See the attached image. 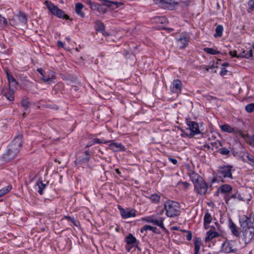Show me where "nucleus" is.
I'll use <instances>...</instances> for the list:
<instances>
[{
  "instance_id": "1",
  "label": "nucleus",
  "mask_w": 254,
  "mask_h": 254,
  "mask_svg": "<svg viewBox=\"0 0 254 254\" xmlns=\"http://www.w3.org/2000/svg\"><path fill=\"white\" fill-rule=\"evenodd\" d=\"M239 222L245 242L248 244L254 238V215L251 213L250 217L243 215L240 218Z\"/></svg>"
},
{
  "instance_id": "2",
  "label": "nucleus",
  "mask_w": 254,
  "mask_h": 254,
  "mask_svg": "<svg viewBox=\"0 0 254 254\" xmlns=\"http://www.w3.org/2000/svg\"><path fill=\"white\" fill-rule=\"evenodd\" d=\"M22 144V138L20 136L15 137L9 145L6 152L3 154L5 160H10L15 158L19 152V148Z\"/></svg>"
},
{
  "instance_id": "3",
  "label": "nucleus",
  "mask_w": 254,
  "mask_h": 254,
  "mask_svg": "<svg viewBox=\"0 0 254 254\" xmlns=\"http://www.w3.org/2000/svg\"><path fill=\"white\" fill-rule=\"evenodd\" d=\"M164 210L168 217H175L180 214V206L177 201L168 200L164 203Z\"/></svg>"
},
{
  "instance_id": "4",
  "label": "nucleus",
  "mask_w": 254,
  "mask_h": 254,
  "mask_svg": "<svg viewBox=\"0 0 254 254\" xmlns=\"http://www.w3.org/2000/svg\"><path fill=\"white\" fill-rule=\"evenodd\" d=\"M44 3L53 15L57 16L59 18L66 20L70 19L68 15L66 14L62 9H60L50 1L46 0Z\"/></svg>"
},
{
  "instance_id": "5",
  "label": "nucleus",
  "mask_w": 254,
  "mask_h": 254,
  "mask_svg": "<svg viewBox=\"0 0 254 254\" xmlns=\"http://www.w3.org/2000/svg\"><path fill=\"white\" fill-rule=\"evenodd\" d=\"M156 4L159 7L172 10L176 9L179 3L174 0H153Z\"/></svg>"
},
{
  "instance_id": "6",
  "label": "nucleus",
  "mask_w": 254,
  "mask_h": 254,
  "mask_svg": "<svg viewBox=\"0 0 254 254\" xmlns=\"http://www.w3.org/2000/svg\"><path fill=\"white\" fill-rule=\"evenodd\" d=\"M187 124L189 127L186 129V130H190V133L187 132H184V135L186 136L191 137L195 135L200 133V131L199 129V126L197 123L193 121H188Z\"/></svg>"
},
{
  "instance_id": "7",
  "label": "nucleus",
  "mask_w": 254,
  "mask_h": 254,
  "mask_svg": "<svg viewBox=\"0 0 254 254\" xmlns=\"http://www.w3.org/2000/svg\"><path fill=\"white\" fill-rule=\"evenodd\" d=\"M194 191H195L197 194L201 195H204L206 193L208 190V184L205 182L203 179L202 178L194 185Z\"/></svg>"
},
{
  "instance_id": "8",
  "label": "nucleus",
  "mask_w": 254,
  "mask_h": 254,
  "mask_svg": "<svg viewBox=\"0 0 254 254\" xmlns=\"http://www.w3.org/2000/svg\"><path fill=\"white\" fill-rule=\"evenodd\" d=\"M232 168V166H224L220 167L218 170L219 177L223 179L228 178L230 179H233Z\"/></svg>"
},
{
  "instance_id": "9",
  "label": "nucleus",
  "mask_w": 254,
  "mask_h": 254,
  "mask_svg": "<svg viewBox=\"0 0 254 254\" xmlns=\"http://www.w3.org/2000/svg\"><path fill=\"white\" fill-rule=\"evenodd\" d=\"M118 208L120 210L121 215L123 218L126 219L135 216V211L134 209L126 210L122 207L121 205H118Z\"/></svg>"
},
{
  "instance_id": "10",
  "label": "nucleus",
  "mask_w": 254,
  "mask_h": 254,
  "mask_svg": "<svg viewBox=\"0 0 254 254\" xmlns=\"http://www.w3.org/2000/svg\"><path fill=\"white\" fill-rule=\"evenodd\" d=\"M171 91L173 93H181L182 88V83L180 80L175 79L173 80L171 87Z\"/></svg>"
},
{
  "instance_id": "11",
  "label": "nucleus",
  "mask_w": 254,
  "mask_h": 254,
  "mask_svg": "<svg viewBox=\"0 0 254 254\" xmlns=\"http://www.w3.org/2000/svg\"><path fill=\"white\" fill-rule=\"evenodd\" d=\"M189 37L186 35L181 36L178 40V45L180 49H184L189 42Z\"/></svg>"
},
{
  "instance_id": "12",
  "label": "nucleus",
  "mask_w": 254,
  "mask_h": 254,
  "mask_svg": "<svg viewBox=\"0 0 254 254\" xmlns=\"http://www.w3.org/2000/svg\"><path fill=\"white\" fill-rule=\"evenodd\" d=\"M229 227L231 231L232 234L236 237H239L240 235V233L239 231L238 228L236 224L233 222L232 219H229Z\"/></svg>"
},
{
  "instance_id": "13",
  "label": "nucleus",
  "mask_w": 254,
  "mask_h": 254,
  "mask_svg": "<svg viewBox=\"0 0 254 254\" xmlns=\"http://www.w3.org/2000/svg\"><path fill=\"white\" fill-rule=\"evenodd\" d=\"M95 29L99 32H101L104 36H109V34L105 30L104 24L100 21H96L95 25Z\"/></svg>"
},
{
  "instance_id": "14",
  "label": "nucleus",
  "mask_w": 254,
  "mask_h": 254,
  "mask_svg": "<svg viewBox=\"0 0 254 254\" xmlns=\"http://www.w3.org/2000/svg\"><path fill=\"white\" fill-rule=\"evenodd\" d=\"M211 228H212V227H211ZM219 235V234L218 232L214 231L212 230H210L206 233V236L205 238V241L206 242L210 241L213 238L218 237Z\"/></svg>"
},
{
  "instance_id": "15",
  "label": "nucleus",
  "mask_w": 254,
  "mask_h": 254,
  "mask_svg": "<svg viewBox=\"0 0 254 254\" xmlns=\"http://www.w3.org/2000/svg\"><path fill=\"white\" fill-rule=\"evenodd\" d=\"M109 146L111 149L114 152L124 151L125 150V146L122 143H111Z\"/></svg>"
},
{
  "instance_id": "16",
  "label": "nucleus",
  "mask_w": 254,
  "mask_h": 254,
  "mask_svg": "<svg viewBox=\"0 0 254 254\" xmlns=\"http://www.w3.org/2000/svg\"><path fill=\"white\" fill-rule=\"evenodd\" d=\"M229 55L232 57H236V58H245L248 59V58H249L250 57H253V50L252 49H251L249 51L247 52V54H240L239 55H236V54L232 55V52H229Z\"/></svg>"
},
{
  "instance_id": "17",
  "label": "nucleus",
  "mask_w": 254,
  "mask_h": 254,
  "mask_svg": "<svg viewBox=\"0 0 254 254\" xmlns=\"http://www.w3.org/2000/svg\"><path fill=\"white\" fill-rule=\"evenodd\" d=\"M125 241L127 245L132 246H134L137 242L135 237L131 234H129L126 237Z\"/></svg>"
},
{
  "instance_id": "18",
  "label": "nucleus",
  "mask_w": 254,
  "mask_h": 254,
  "mask_svg": "<svg viewBox=\"0 0 254 254\" xmlns=\"http://www.w3.org/2000/svg\"><path fill=\"white\" fill-rule=\"evenodd\" d=\"M232 187L231 185L224 184L219 187V191L222 193H228L232 190Z\"/></svg>"
},
{
  "instance_id": "19",
  "label": "nucleus",
  "mask_w": 254,
  "mask_h": 254,
  "mask_svg": "<svg viewBox=\"0 0 254 254\" xmlns=\"http://www.w3.org/2000/svg\"><path fill=\"white\" fill-rule=\"evenodd\" d=\"M83 8V5L80 2H78L75 5V11L76 13L81 17H84L85 16V13L82 11Z\"/></svg>"
},
{
  "instance_id": "20",
  "label": "nucleus",
  "mask_w": 254,
  "mask_h": 254,
  "mask_svg": "<svg viewBox=\"0 0 254 254\" xmlns=\"http://www.w3.org/2000/svg\"><path fill=\"white\" fill-rule=\"evenodd\" d=\"M190 177L193 185L196 184V182H198L199 180H201L202 178V177L194 171H192L190 173Z\"/></svg>"
},
{
  "instance_id": "21",
  "label": "nucleus",
  "mask_w": 254,
  "mask_h": 254,
  "mask_svg": "<svg viewBox=\"0 0 254 254\" xmlns=\"http://www.w3.org/2000/svg\"><path fill=\"white\" fill-rule=\"evenodd\" d=\"M100 1H103V4L105 6H108L109 8L115 9L118 7V3L116 2H113L111 1H109L107 0H100Z\"/></svg>"
},
{
  "instance_id": "22",
  "label": "nucleus",
  "mask_w": 254,
  "mask_h": 254,
  "mask_svg": "<svg viewBox=\"0 0 254 254\" xmlns=\"http://www.w3.org/2000/svg\"><path fill=\"white\" fill-rule=\"evenodd\" d=\"M19 21L23 24H25L27 23V16L24 13L19 11L17 15Z\"/></svg>"
},
{
  "instance_id": "23",
  "label": "nucleus",
  "mask_w": 254,
  "mask_h": 254,
  "mask_svg": "<svg viewBox=\"0 0 254 254\" xmlns=\"http://www.w3.org/2000/svg\"><path fill=\"white\" fill-rule=\"evenodd\" d=\"M163 219L160 217L157 219L153 218L152 223L154 225H156L157 226H159L160 228L163 229V230H165V228L163 224Z\"/></svg>"
},
{
  "instance_id": "24",
  "label": "nucleus",
  "mask_w": 254,
  "mask_h": 254,
  "mask_svg": "<svg viewBox=\"0 0 254 254\" xmlns=\"http://www.w3.org/2000/svg\"><path fill=\"white\" fill-rule=\"evenodd\" d=\"M148 230L152 231L153 233H157V228L155 227H152L150 225H145L140 230L141 233H143V231H147Z\"/></svg>"
},
{
  "instance_id": "25",
  "label": "nucleus",
  "mask_w": 254,
  "mask_h": 254,
  "mask_svg": "<svg viewBox=\"0 0 254 254\" xmlns=\"http://www.w3.org/2000/svg\"><path fill=\"white\" fill-rule=\"evenodd\" d=\"M37 186L38 187V192L42 195L43 194V190L46 188V185L43 183L42 181L39 180L37 183Z\"/></svg>"
},
{
  "instance_id": "26",
  "label": "nucleus",
  "mask_w": 254,
  "mask_h": 254,
  "mask_svg": "<svg viewBox=\"0 0 254 254\" xmlns=\"http://www.w3.org/2000/svg\"><path fill=\"white\" fill-rule=\"evenodd\" d=\"M221 129L223 131L231 133L234 132V128L231 127L229 125L225 124L221 126Z\"/></svg>"
},
{
  "instance_id": "27",
  "label": "nucleus",
  "mask_w": 254,
  "mask_h": 254,
  "mask_svg": "<svg viewBox=\"0 0 254 254\" xmlns=\"http://www.w3.org/2000/svg\"><path fill=\"white\" fill-rule=\"evenodd\" d=\"M238 198L240 200H244L243 197L241 196V195L239 193L236 192V193H235L234 194H232L231 196H230L228 198L225 197L226 203H228V201L230 199H231V198Z\"/></svg>"
},
{
  "instance_id": "28",
  "label": "nucleus",
  "mask_w": 254,
  "mask_h": 254,
  "mask_svg": "<svg viewBox=\"0 0 254 254\" xmlns=\"http://www.w3.org/2000/svg\"><path fill=\"white\" fill-rule=\"evenodd\" d=\"M47 75L48 78H46L47 81H52L56 77V72L51 70H49L47 71Z\"/></svg>"
},
{
  "instance_id": "29",
  "label": "nucleus",
  "mask_w": 254,
  "mask_h": 254,
  "mask_svg": "<svg viewBox=\"0 0 254 254\" xmlns=\"http://www.w3.org/2000/svg\"><path fill=\"white\" fill-rule=\"evenodd\" d=\"M223 31V27L222 25H218L215 29L216 33L214 34V36L216 37H221L222 35V33Z\"/></svg>"
},
{
  "instance_id": "30",
  "label": "nucleus",
  "mask_w": 254,
  "mask_h": 254,
  "mask_svg": "<svg viewBox=\"0 0 254 254\" xmlns=\"http://www.w3.org/2000/svg\"><path fill=\"white\" fill-rule=\"evenodd\" d=\"M212 221V217L211 214L207 212L205 213L203 219L204 224H209Z\"/></svg>"
},
{
  "instance_id": "31",
  "label": "nucleus",
  "mask_w": 254,
  "mask_h": 254,
  "mask_svg": "<svg viewBox=\"0 0 254 254\" xmlns=\"http://www.w3.org/2000/svg\"><path fill=\"white\" fill-rule=\"evenodd\" d=\"M11 186H8L0 190V197L4 195L11 190Z\"/></svg>"
},
{
  "instance_id": "32",
  "label": "nucleus",
  "mask_w": 254,
  "mask_h": 254,
  "mask_svg": "<svg viewBox=\"0 0 254 254\" xmlns=\"http://www.w3.org/2000/svg\"><path fill=\"white\" fill-rule=\"evenodd\" d=\"M204 51L206 52L207 54H211V55H216L217 54H219V52L213 48H205L204 49Z\"/></svg>"
},
{
  "instance_id": "33",
  "label": "nucleus",
  "mask_w": 254,
  "mask_h": 254,
  "mask_svg": "<svg viewBox=\"0 0 254 254\" xmlns=\"http://www.w3.org/2000/svg\"><path fill=\"white\" fill-rule=\"evenodd\" d=\"M160 196L156 193L152 194L150 199L154 203H158L159 201Z\"/></svg>"
},
{
  "instance_id": "34",
  "label": "nucleus",
  "mask_w": 254,
  "mask_h": 254,
  "mask_svg": "<svg viewBox=\"0 0 254 254\" xmlns=\"http://www.w3.org/2000/svg\"><path fill=\"white\" fill-rule=\"evenodd\" d=\"M89 159H90L89 157H85L82 158H79L76 161L78 162V164H79L80 165H82L83 164L87 163L88 162V161H89Z\"/></svg>"
},
{
  "instance_id": "35",
  "label": "nucleus",
  "mask_w": 254,
  "mask_h": 254,
  "mask_svg": "<svg viewBox=\"0 0 254 254\" xmlns=\"http://www.w3.org/2000/svg\"><path fill=\"white\" fill-rule=\"evenodd\" d=\"M245 110L248 113H252L254 111V103L249 104L246 106Z\"/></svg>"
},
{
  "instance_id": "36",
  "label": "nucleus",
  "mask_w": 254,
  "mask_h": 254,
  "mask_svg": "<svg viewBox=\"0 0 254 254\" xmlns=\"http://www.w3.org/2000/svg\"><path fill=\"white\" fill-rule=\"evenodd\" d=\"M156 21L161 24H165L168 22L167 19L165 17L159 16L156 18Z\"/></svg>"
},
{
  "instance_id": "37",
  "label": "nucleus",
  "mask_w": 254,
  "mask_h": 254,
  "mask_svg": "<svg viewBox=\"0 0 254 254\" xmlns=\"http://www.w3.org/2000/svg\"><path fill=\"white\" fill-rule=\"evenodd\" d=\"M22 106L24 111H26L29 107V102L27 100H23L21 102Z\"/></svg>"
},
{
  "instance_id": "38",
  "label": "nucleus",
  "mask_w": 254,
  "mask_h": 254,
  "mask_svg": "<svg viewBox=\"0 0 254 254\" xmlns=\"http://www.w3.org/2000/svg\"><path fill=\"white\" fill-rule=\"evenodd\" d=\"M201 245V239L200 238H196L194 241V248L200 249Z\"/></svg>"
},
{
  "instance_id": "39",
  "label": "nucleus",
  "mask_w": 254,
  "mask_h": 254,
  "mask_svg": "<svg viewBox=\"0 0 254 254\" xmlns=\"http://www.w3.org/2000/svg\"><path fill=\"white\" fill-rule=\"evenodd\" d=\"M94 140V143L96 144V143H98V144H102V143H104V144H106L109 142H110V141H106V140H104L103 139H100V138H95L93 139Z\"/></svg>"
},
{
  "instance_id": "40",
  "label": "nucleus",
  "mask_w": 254,
  "mask_h": 254,
  "mask_svg": "<svg viewBox=\"0 0 254 254\" xmlns=\"http://www.w3.org/2000/svg\"><path fill=\"white\" fill-rule=\"evenodd\" d=\"M210 144L213 147H215L216 149L218 148L220 146H222V143L220 141H218V140L215 141L214 142H211L210 143Z\"/></svg>"
},
{
  "instance_id": "41",
  "label": "nucleus",
  "mask_w": 254,
  "mask_h": 254,
  "mask_svg": "<svg viewBox=\"0 0 254 254\" xmlns=\"http://www.w3.org/2000/svg\"><path fill=\"white\" fill-rule=\"evenodd\" d=\"M96 11H98L100 13L104 14V13H106L107 9H106V8L105 7H103L102 5L99 4V6H98V8H97V10Z\"/></svg>"
},
{
  "instance_id": "42",
  "label": "nucleus",
  "mask_w": 254,
  "mask_h": 254,
  "mask_svg": "<svg viewBox=\"0 0 254 254\" xmlns=\"http://www.w3.org/2000/svg\"><path fill=\"white\" fill-rule=\"evenodd\" d=\"M6 98L9 101H13L14 100V96L13 92L9 91L8 93H5Z\"/></svg>"
},
{
  "instance_id": "43",
  "label": "nucleus",
  "mask_w": 254,
  "mask_h": 254,
  "mask_svg": "<svg viewBox=\"0 0 254 254\" xmlns=\"http://www.w3.org/2000/svg\"><path fill=\"white\" fill-rule=\"evenodd\" d=\"M219 152L222 155H228L230 153V151L226 148L223 147L219 149Z\"/></svg>"
},
{
  "instance_id": "44",
  "label": "nucleus",
  "mask_w": 254,
  "mask_h": 254,
  "mask_svg": "<svg viewBox=\"0 0 254 254\" xmlns=\"http://www.w3.org/2000/svg\"><path fill=\"white\" fill-rule=\"evenodd\" d=\"M100 4L96 2H92L90 5V8L92 10L96 11Z\"/></svg>"
},
{
  "instance_id": "45",
  "label": "nucleus",
  "mask_w": 254,
  "mask_h": 254,
  "mask_svg": "<svg viewBox=\"0 0 254 254\" xmlns=\"http://www.w3.org/2000/svg\"><path fill=\"white\" fill-rule=\"evenodd\" d=\"M0 24H3V25H6L7 24V22L6 19L2 17L1 15L0 14Z\"/></svg>"
},
{
  "instance_id": "46",
  "label": "nucleus",
  "mask_w": 254,
  "mask_h": 254,
  "mask_svg": "<svg viewBox=\"0 0 254 254\" xmlns=\"http://www.w3.org/2000/svg\"><path fill=\"white\" fill-rule=\"evenodd\" d=\"M183 232H187V234L186 235V239L188 241H190L192 239V234L190 231H186L184 230Z\"/></svg>"
},
{
  "instance_id": "47",
  "label": "nucleus",
  "mask_w": 254,
  "mask_h": 254,
  "mask_svg": "<svg viewBox=\"0 0 254 254\" xmlns=\"http://www.w3.org/2000/svg\"><path fill=\"white\" fill-rule=\"evenodd\" d=\"M216 67H217V66L215 65V63H213L211 65L206 66L205 67V69L206 71H209V69L214 68Z\"/></svg>"
},
{
  "instance_id": "48",
  "label": "nucleus",
  "mask_w": 254,
  "mask_h": 254,
  "mask_svg": "<svg viewBox=\"0 0 254 254\" xmlns=\"http://www.w3.org/2000/svg\"><path fill=\"white\" fill-rule=\"evenodd\" d=\"M246 158L249 161H251L250 164H251L252 165L254 166V157L252 155H247Z\"/></svg>"
},
{
  "instance_id": "49",
  "label": "nucleus",
  "mask_w": 254,
  "mask_h": 254,
  "mask_svg": "<svg viewBox=\"0 0 254 254\" xmlns=\"http://www.w3.org/2000/svg\"><path fill=\"white\" fill-rule=\"evenodd\" d=\"M249 8L251 10L254 9V0H250L248 2Z\"/></svg>"
},
{
  "instance_id": "50",
  "label": "nucleus",
  "mask_w": 254,
  "mask_h": 254,
  "mask_svg": "<svg viewBox=\"0 0 254 254\" xmlns=\"http://www.w3.org/2000/svg\"><path fill=\"white\" fill-rule=\"evenodd\" d=\"M41 75L42 76V79L44 81V82H50V81H47L46 79V78H48L47 72H44L43 73V74Z\"/></svg>"
},
{
  "instance_id": "51",
  "label": "nucleus",
  "mask_w": 254,
  "mask_h": 254,
  "mask_svg": "<svg viewBox=\"0 0 254 254\" xmlns=\"http://www.w3.org/2000/svg\"><path fill=\"white\" fill-rule=\"evenodd\" d=\"M65 218L67 220H69L71 222H72L74 224V225H76V224L75 223L76 221L75 220V219H74V218L73 217H71L70 216H66L65 217Z\"/></svg>"
},
{
  "instance_id": "52",
  "label": "nucleus",
  "mask_w": 254,
  "mask_h": 254,
  "mask_svg": "<svg viewBox=\"0 0 254 254\" xmlns=\"http://www.w3.org/2000/svg\"><path fill=\"white\" fill-rule=\"evenodd\" d=\"M227 70L225 68H222L221 69V70L220 72V74L221 75V76H224L225 75H226L227 73Z\"/></svg>"
},
{
  "instance_id": "53",
  "label": "nucleus",
  "mask_w": 254,
  "mask_h": 254,
  "mask_svg": "<svg viewBox=\"0 0 254 254\" xmlns=\"http://www.w3.org/2000/svg\"><path fill=\"white\" fill-rule=\"evenodd\" d=\"M180 184L186 189L188 188L190 186V184L187 182H180Z\"/></svg>"
},
{
  "instance_id": "54",
  "label": "nucleus",
  "mask_w": 254,
  "mask_h": 254,
  "mask_svg": "<svg viewBox=\"0 0 254 254\" xmlns=\"http://www.w3.org/2000/svg\"><path fill=\"white\" fill-rule=\"evenodd\" d=\"M18 83L16 81V80H14L13 82H10L9 83V87L11 88V86H13L14 87H16V86L17 85Z\"/></svg>"
},
{
  "instance_id": "55",
  "label": "nucleus",
  "mask_w": 254,
  "mask_h": 254,
  "mask_svg": "<svg viewBox=\"0 0 254 254\" xmlns=\"http://www.w3.org/2000/svg\"><path fill=\"white\" fill-rule=\"evenodd\" d=\"M169 160L174 165L177 164L178 163V161L176 159L170 157L169 158Z\"/></svg>"
},
{
  "instance_id": "56",
  "label": "nucleus",
  "mask_w": 254,
  "mask_h": 254,
  "mask_svg": "<svg viewBox=\"0 0 254 254\" xmlns=\"http://www.w3.org/2000/svg\"><path fill=\"white\" fill-rule=\"evenodd\" d=\"M94 144H95L94 143V140H91L90 141H89L86 145V148H88V147H89L92 145H93Z\"/></svg>"
},
{
  "instance_id": "57",
  "label": "nucleus",
  "mask_w": 254,
  "mask_h": 254,
  "mask_svg": "<svg viewBox=\"0 0 254 254\" xmlns=\"http://www.w3.org/2000/svg\"><path fill=\"white\" fill-rule=\"evenodd\" d=\"M153 217H147L146 219V221L148 223H152L153 222Z\"/></svg>"
},
{
  "instance_id": "58",
  "label": "nucleus",
  "mask_w": 254,
  "mask_h": 254,
  "mask_svg": "<svg viewBox=\"0 0 254 254\" xmlns=\"http://www.w3.org/2000/svg\"><path fill=\"white\" fill-rule=\"evenodd\" d=\"M57 45L59 48H63L64 46V44L60 41H58Z\"/></svg>"
},
{
  "instance_id": "59",
  "label": "nucleus",
  "mask_w": 254,
  "mask_h": 254,
  "mask_svg": "<svg viewBox=\"0 0 254 254\" xmlns=\"http://www.w3.org/2000/svg\"><path fill=\"white\" fill-rule=\"evenodd\" d=\"M15 79H14V78L12 76H9L8 77V82H9V84L10 83V82H12L14 81V80H15Z\"/></svg>"
},
{
  "instance_id": "60",
  "label": "nucleus",
  "mask_w": 254,
  "mask_h": 254,
  "mask_svg": "<svg viewBox=\"0 0 254 254\" xmlns=\"http://www.w3.org/2000/svg\"><path fill=\"white\" fill-rule=\"evenodd\" d=\"M37 70L41 75H43L44 72L42 68H38Z\"/></svg>"
},
{
  "instance_id": "61",
  "label": "nucleus",
  "mask_w": 254,
  "mask_h": 254,
  "mask_svg": "<svg viewBox=\"0 0 254 254\" xmlns=\"http://www.w3.org/2000/svg\"><path fill=\"white\" fill-rule=\"evenodd\" d=\"M115 171L120 176L122 177L121 172L120 171L119 169H116Z\"/></svg>"
},
{
  "instance_id": "62",
  "label": "nucleus",
  "mask_w": 254,
  "mask_h": 254,
  "mask_svg": "<svg viewBox=\"0 0 254 254\" xmlns=\"http://www.w3.org/2000/svg\"><path fill=\"white\" fill-rule=\"evenodd\" d=\"M199 250H200V249H199V248H194V254H198Z\"/></svg>"
},
{
  "instance_id": "63",
  "label": "nucleus",
  "mask_w": 254,
  "mask_h": 254,
  "mask_svg": "<svg viewBox=\"0 0 254 254\" xmlns=\"http://www.w3.org/2000/svg\"><path fill=\"white\" fill-rule=\"evenodd\" d=\"M6 75H7V79H8V77L12 76V75H10V73L9 72L8 70H6Z\"/></svg>"
},
{
  "instance_id": "64",
  "label": "nucleus",
  "mask_w": 254,
  "mask_h": 254,
  "mask_svg": "<svg viewBox=\"0 0 254 254\" xmlns=\"http://www.w3.org/2000/svg\"><path fill=\"white\" fill-rule=\"evenodd\" d=\"M84 153H85V155L86 156V157H89V153L88 150L85 151Z\"/></svg>"
}]
</instances>
